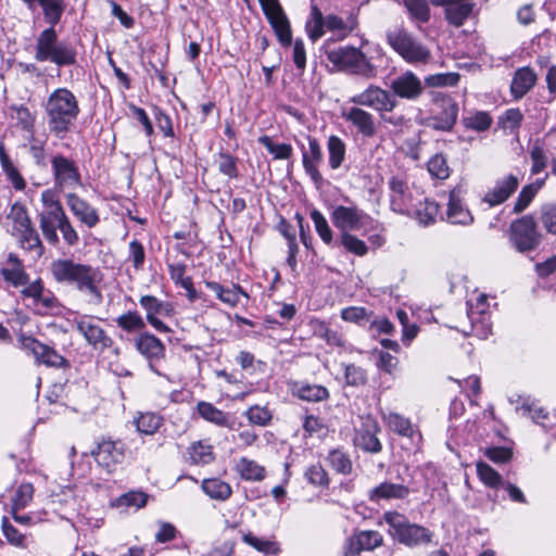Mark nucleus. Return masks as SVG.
Returning a JSON list of instances; mask_svg holds the SVG:
<instances>
[{
  "mask_svg": "<svg viewBox=\"0 0 556 556\" xmlns=\"http://www.w3.org/2000/svg\"><path fill=\"white\" fill-rule=\"evenodd\" d=\"M50 273L58 283L74 286L79 292L88 294L90 303L102 302L103 295L99 288L102 277L98 268L71 258H58L51 263Z\"/></svg>",
  "mask_w": 556,
  "mask_h": 556,
  "instance_id": "f257e3e1",
  "label": "nucleus"
},
{
  "mask_svg": "<svg viewBox=\"0 0 556 556\" xmlns=\"http://www.w3.org/2000/svg\"><path fill=\"white\" fill-rule=\"evenodd\" d=\"M48 127L56 138L63 139L77 119L80 109L76 96L67 88H58L45 105Z\"/></svg>",
  "mask_w": 556,
  "mask_h": 556,
  "instance_id": "f03ea898",
  "label": "nucleus"
},
{
  "mask_svg": "<svg viewBox=\"0 0 556 556\" xmlns=\"http://www.w3.org/2000/svg\"><path fill=\"white\" fill-rule=\"evenodd\" d=\"M34 58L37 62H50L61 68L77 63V50L73 43L60 40L55 28L47 27L36 38Z\"/></svg>",
  "mask_w": 556,
  "mask_h": 556,
  "instance_id": "7ed1b4c3",
  "label": "nucleus"
},
{
  "mask_svg": "<svg viewBox=\"0 0 556 556\" xmlns=\"http://www.w3.org/2000/svg\"><path fill=\"white\" fill-rule=\"evenodd\" d=\"M388 525V533L393 541L414 548L432 542L433 532L428 528L410 522L409 519L395 510L386 511L382 516Z\"/></svg>",
  "mask_w": 556,
  "mask_h": 556,
  "instance_id": "20e7f679",
  "label": "nucleus"
},
{
  "mask_svg": "<svg viewBox=\"0 0 556 556\" xmlns=\"http://www.w3.org/2000/svg\"><path fill=\"white\" fill-rule=\"evenodd\" d=\"M327 60L338 70L365 79L378 76V66L361 49L343 46L325 50Z\"/></svg>",
  "mask_w": 556,
  "mask_h": 556,
  "instance_id": "39448f33",
  "label": "nucleus"
},
{
  "mask_svg": "<svg viewBox=\"0 0 556 556\" xmlns=\"http://www.w3.org/2000/svg\"><path fill=\"white\" fill-rule=\"evenodd\" d=\"M386 41L408 64H427L432 58L430 49L403 25L388 29Z\"/></svg>",
  "mask_w": 556,
  "mask_h": 556,
  "instance_id": "423d86ee",
  "label": "nucleus"
},
{
  "mask_svg": "<svg viewBox=\"0 0 556 556\" xmlns=\"http://www.w3.org/2000/svg\"><path fill=\"white\" fill-rule=\"evenodd\" d=\"M508 242L513 249L521 254H528L535 251L542 243L543 235L539 230L533 215L527 214L509 225Z\"/></svg>",
  "mask_w": 556,
  "mask_h": 556,
  "instance_id": "0eeeda50",
  "label": "nucleus"
},
{
  "mask_svg": "<svg viewBox=\"0 0 556 556\" xmlns=\"http://www.w3.org/2000/svg\"><path fill=\"white\" fill-rule=\"evenodd\" d=\"M331 222L340 233L352 231L367 233L376 230L379 226L377 220L356 205L336 206L331 212Z\"/></svg>",
  "mask_w": 556,
  "mask_h": 556,
  "instance_id": "6e6552de",
  "label": "nucleus"
},
{
  "mask_svg": "<svg viewBox=\"0 0 556 556\" xmlns=\"http://www.w3.org/2000/svg\"><path fill=\"white\" fill-rule=\"evenodd\" d=\"M434 108L426 119V125L432 129L450 131L458 116V104L454 99L442 92H432Z\"/></svg>",
  "mask_w": 556,
  "mask_h": 556,
  "instance_id": "1a4fd4ad",
  "label": "nucleus"
},
{
  "mask_svg": "<svg viewBox=\"0 0 556 556\" xmlns=\"http://www.w3.org/2000/svg\"><path fill=\"white\" fill-rule=\"evenodd\" d=\"M50 163L54 186L58 189H75L83 186L79 167L73 159L56 153Z\"/></svg>",
  "mask_w": 556,
  "mask_h": 556,
  "instance_id": "9d476101",
  "label": "nucleus"
},
{
  "mask_svg": "<svg viewBox=\"0 0 556 556\" xmlns=\"http://www.w3.org/2000/svg\"><path fill=\"white\" fill-rule=\"evenodd\" d=\"M73 326L93 350L103 352L111 349L114 343L113 339L93 320L92 316H77L73 319Z\"/></svg>",
  "mask_w": 556,
  "mask_h": 556,
  "instance_id": "9b49d317",
  "label": "nucleus"
},
{
  "mask_svg": "<svg viewBox=\"0 0 556 556\" xmlns=\"http://www.w3.org/2000/svg\"><path fill=\"white\" fill-rule=\"evenodd\" d=\"M263 13L283 47L292 43L291 26L278 0H258Z\"/></svg>",
  "mask_w": 556,
  "mask_h": 556,
  "instance_id": "f8f14e48",
  "label": "nucleus"
},
{
  "mask_svg": "<svg viewBox=\"0 0 556 556\" xmlns=\"http://www.w3.org/2000/svg\"><path fill=\"white\" fill-rule=\"evenodd\" d=\"M350 101L356 105L371 108L378 113L393 111L397 104L391 92L376 85H369L364 91L353 96Z\"/></svg>",
  "mask_w": 556,
  "mask_h": 556,
  "instance_id": "ddd939ff",
  "label": "nucleus"
},
{
  "mask_svg": "<svg viewBox=\"0 0 556 556\" xmlns=\"http://www.w3.org/2000/svg\"><path fill=\"white\" fill-rule=\"evenodd\" d=\"M390 89L394 98L416 101L422 96L425 85L414 72L405 71L391 80Z\"/></svg>",
  "mask_w": 556,
  "mask_h": 556,
  "instance_id": "4468645a",
  "label": "nucleus"
},
{
  "mask_svg": "<svg viewBox=\"0 0 556 556\" xmlns=\"http://www.w3.org/2000/svg\"><path fill=\"white\" fill-rule=\"evenodd\" d=\"M383 544V536L376 530H356L344 544L345 556H357L362 552H370Z\"/></svg>",
  "mask_w": 556,
  "mask_h": 556,
  "instance_id": "2eb2a0df",
  "label": "nucleus"
},
{
  "mask_svg": "<svg viewBox=\"0 0 556 556\" xmlns=\"http://www.w3.org/2000/svg\"><path fill=\"white\" fill-rule=\"evenodd\" d=\"M124 454V443L111 439H102L98 442L97 447L91 451V455L97 464L108 471H111L115 465L123 462Z\"/></svg>",
  "mask_w": 556,
  "mask_h": 556,
  "instance_id": "dca6fc26",
  "label": "nucleus"
},
{
  "mask_svg": "<svg viewBox=\"0 0 556 556\" xmlns=\"http://www.w3.org/2000/svg\"><path fill=\"white\" fill-rule=\"evenodd\" d=\"M141 307L146 311L147 321L160 332H169L170 329L161 319L159 315L169 317L174 313V307L169 302L159 300L153 295H142L139 300Z\"/></svg>",
  "mask_w": 556,
  "mask_h": 556,
  "instance_id": "f3484780",
  "label": "nucleus"
},
{
  "mask_svg": "<svg viewBox=\"0 0 556 556\" xmlns=\"http://www.w3.org/2000/svg\"><path fill=\"white\" fill-rule=\"evenodd\" d=\"M465 188L463 185L454 187L448 194L446 220L455 225H470L473 223V216L466 207L463 200Z\"/></svg>",
  "mask_w": 556,
  "mask_h": 556,
  "instance_id": "a211bd4d",
  "label": "nucleus"
},
{
  "mask_svg": "<svg viewBox=\"0 0 556 556\" xmlns=\"http://www.w3.org/2000/svg\"><path fill=\"white\" fill-rule=\"evenodd\" d=\"M308 151L302 146V164L304 172L309 176L311 180L317 189L324 185V178L318 170V164L323 161V151L318 140L308 136Z\"/></svg>",
  "mask_w": 556,
  "mask_h": 556,
  "instance_id": "6ab92c4d",
  "label": "nucleus"
},
{
  "mask_svg": "<svg viewBox=\"0 0 556 556\" xmlns=\"http://www.w3.org/2000/svg\"><path fill=\"white\" fill-rule=\"evenodd\" d=\"M430 2L434 7L445 8V20L454 27H462L475 8L472 0H430Z\"/></svg>",
  "mask_w": 556,
  "mask_h": 556,
  "instance_id": "aec40b11",
  "label": "nucleus"
},
{
  "mask_svg": "<svg viewBox=\"0 0 556 556\" xmlns=\"http://www.w3.org/2000/svg\"><path fill=\"white\" fill-rule=\"evenodd\" d=\"M66 204L77 220L89 229L100 223L98 210L74 192L65 194Z\"/></svg>",
  "mask_w": 556,
  "mask_h": 556,
  "instance_id": "412c9836",
  "label": "nucleus"
},
{
  "mask_svg": "<svg viewBox=\"0 0 556 556\" xmlns=\"http://www.w3.org/2000/svg\"><path fill=\"white\" fill-rule=\"evenodd\" d=\"M379 431L378 424L372 419H367L356 429L353 439L354 445L366 453H380L382 444L377 437Z\"/></svg>",
  "mask_w": 556,
  "mask_h": 556,
  "instance_id": "4be33fe9",
  "label": "nucleus"
},
{
  "mask_svg": "<svg viewBox=\"0 0 556 556\" xmlns=\"http://www.w3.org/2000/svg\"><path fill=\"white\" fill-rule=\"evenodd\" d=\"M519 179L514 174L498 178L493 188H491L482 198V202L493 207L504 203L517 190Z\"/></svg>",
  "mask_w": 556,
  "mask_h": 556,
  "instance_id": "5701e85b",
  "label": "nucleus"
},
{
  "mask_svg": "<svg viewBox=\"0 0 556 556\" xmlns=\"http://www.w3.org/2000/svg\"><path fill=\"white\" fill-rule=\"evenodd\" d=\"M389 188L391 210L399 214L408 213L413 197L407 182L400 177L393 176L389 180Z\"/></svg>",
  "mask_w": 556,
  "mask_h": 556,
  "instance_id": "b1692460",
  "label": "nucleus"
},
{
  "mask_svg": "<svg viewBox=\"0 0 556 556\" xmlns=\"http://www.w3.org/2000/svg\"><path fill=\"white\" fill-rule=\"evenodd\" d=\"M409 494L408 485L384 481L368 491V500L372 503H380L381 501L404 500Z\"/></svg>",
  "mask_w": 556,
  "mask_h": 556,
  "instance_id": "393cba45",
  "label": "nucleus"
},
{
  "mask_svg": "<svg viewBox=\"0 0 556 556\" xmlns=\"http://www.w3.org/2000/svg\"><path fill=\"white\" fill-rule=\"evenodd\" d=\"M342 116L364 137L370 138L376 134L375 118L369 112L358 106H352L343 112Z\"/></svg>",
  "mask_w": 556,
  "mask_h": 556,
  "instance_id": "a878e982",
  "label": "nucleus"
},
{
  "mask_svg": "<svg viewBox=\"0 0 556 556\" xmlns=\"http://www.w3.org/2000/svg\"><path fill=\"white\" fill-rule=\"evenodd\" d=\"M8 266L0 268V275L13 287L26 286L29 280L28 274L25 271L23 262L15 253H9L7 258Z\"/></svg>",
  "mask_w": 556,
  "mask_h": 556,
  "instance_id": "bb28decb",
  "label": "nucleus"
},
{
  "mask_svg": "<svg viewBox=\"0 0 556 556\" xmlns=\"http://www.w3.org/2000/svg\"><path fill=\"white\" fill-rule=\"evenodd\" d=\"M536 74L529 66L518 68L511 79L510 93L515 100L522 99L536 84Z\"/></svg>",
  "mask_w": 556,
  "mask_h": 556,
  "instance_id": "cd10ccee",
  "label": "nucleus"
},
{
  "mask_svg": "<svg viewBox=\"0 0 556 556\" xmlns=\"http://www.w3.org/2000/svg\"><path fill=\"white\" fill-rule=\"evenodd\" d=\"M136 348L148 361H159L165 354V346L162 341L149 332L141 333L137 338Z\"/></svg>",
  "mask_w": 556,
  "mask_h": 556,
  "instance_id": "c85d7f7f",
  "label": "nucleus"
},
{
  "mask_svg": "<svg viewBox=\"0 0 556 556\" xmlns=\"http://www.w3.org/2000/svg\"><path fill=\"white\" fill-rule=\"evenodd\" d=\"M292 392L299 399L306 402H321L329 397V391L320 384L295 382L292 387Z\"/></svg>",
  "mask_w": 556,
  "mask_h": 556,
  "instance_id": "c756f323",
  "label": "nucleus"
},
{
  "mask_svg": "<svg viewBox=\"0 0 556 556\" xmlns=\"http://www.w3.org/2000/svg\"><path fill=\"white\" fill-rule=\"evenodd\" d=\"M188 455L192 465H207L215 459L213 445L202 440L191 443Z\"/></svg>",
  "mask_w": 556,
  "mask_h": 556,
  "instance_id": "7c9ffc66",
  "label": "nucleus"
},
{
  "mask_svg": "<svg viewBox=\"0 0 556 556\" xmlns=\"http://www.w3.org/2000/svg\"><path fill=\"white\" fill-rule=\"evenodd\" d=\"M235 470L245 481H262L265 478V468L247 457L236 463Z\"/></svg>",
  "mask_w": 556,
  "mask_h": 556,
  "instance_id": "2f4dec72",
  "label": "nucleus"
},
{
  "mask_svg": "<svg viewBox=\"0 0 556 556\" xmlns=\"http://www.w3.org/2000/svg\"><path fill=\"white\" fill-rule=\"evenodd\" d=\"M329 466L337 472L343 476L352 473L353 463L350 454L343 448H332L326 457Z\"/></svg>",
  "mask_w": 556,
  "mask_h": 556,
  "instance_id": "473e14b6",
  "label": "nucleus"
},
{
  "mask_svg": "<svg viewBox=\"0 0 556 556\" xmlns=\"http://www.w3.org/2000/svg\"><path fill=\"white\" fill-rule=\"evenodd\" d=\"M201 488L207 496L222 502L228 500L232 494L231 486L218 478L204 479Z\"/></svg>",
  "mask_w": 556,
  "mask_h": 556,
  "instance_id": "72a5a7b5",
  "label": "nucleus"
},
{
  "mask_svg": "<svg viewBox=\"0 0 556 556\" xmlns=\"http://www.w3.org/2000/svg\"><path fill=\"white\" fill-rule=\"evenodd\" d=\"M206 288L213 291L216 296L224 302L225 304L233 307L239 302V294H243L245 296L247 293L242 290L240 286H233L232 288H225L220 283L216 281H205Z\"/></svg>",
  "mask_w": 556,
  "mask_h": 556,
  "instance_id": "f704fd0d",
  "label": "nucleus"
},
{
  "mask_svg": "<svg viewBox=\"0 0 556 556\" xmlns=\"http://www.w3.org/2000/svg\"><path fill=\"white\" fill-rule=\"evenodd\" d=\"M0 163L3 173L8 180L13 185L14 189L18 191L24 190L26 188V182L18 169L12 163L10 156L4 151L2 143L0 144Z\"/></svg>",
  "mask_w": 556,
  "mask_h": 556,
  "instance_id": "c9c22d12",
  "label": "nucleus"
},
{
  "mask_svg": "<svg viewBox=\"0 0 556 556\" xmlns=\"http://www.w3.org/2000/svg\"><path fill=\"white\" fill-rule=\"evenodd\" d=\"M60 214H63V212H46L40 214V229L46 240L51 244L59 242L56 228L61 220Z\"/></svg>",
  "mask_w": 556,
  "mask_h": 556,
  "instance_id": "e433bc0d",
  "label": "nucleus"
},
{
  "mask_svg": "<svg viewBox=\"0 0 556 556\" xmlns=\"http://www.w3.org/2000/svg\"><path fill=\"white\" fill-rule=\"evenodd\" d=\"M40 7L42 9V14L46 23L49 24V27L55 28V26L60 23L66 9L65 1L40 0Z\"/></svg>",
  "mask_w": 556,
  "mask_h": 556,
  "instance_id": "4c0bfd02",
  "label": "nucleus"
},
{
  "mask_svg": "<svg viewBox=\"0 0 556 556\" xmlns=\"http://www.w3.org/2000/svg\"><path fill=\"white\" fill-rule=\"evenodd\" d=\"M328 162L331 169H338L345 160V143L338 136H330L327 141Z\"/></svg>",
  "mask_w": 556,
  "mask_h": 556,
  "instance_id": "58836bf2",
  "label": "nucleus"
},
{
  "mask_svg": "<svg viewBox=\"0 0 556 556\" xmlns=\"http://www.w3.org/2000/svg\"><path fill=\"white\" fill-rule=\"evenodd\" d=\"M409 18L417 24H426L431 18V11L427 0H403Z\"/></svg>",
  "mask_w": 556,
  "mask_h": 556,
  "instance_id": "ea45409f",
  "label": "nucleus"
},
{
  "mask_svg": "<svg viewBox=\"0 0 556 556\" xmlns=\"http://www.w3.org/2000/svg\"><path fill=\"white\" fill-rule=\"evenodd\" d=\"M197 409L199 415L206 421L212 422L218 427L230 428L227 414L215 407L212 403L199 402Z\"/></svg>",
  "mask_w": 556,
  "mask_h": 556,
  "instance_id": "a19ab883",
  "label": "nucleus"
},
{
  "mask_svg": "<svg viewBox=\"0 0 556 556\" xmlns=\"http://www.w3.org/2000/svg\"><path fill=\"white\" fill-rule=\"evenodd\" d=\"M20 231L21 236V245L23 249L33 251V250H42V244L39 238L38 232L35 228L31 227L30 219L28 216H24V218L20 222Z\"/></svg>",
  "mask_w": 556,
  "mask_h": 556,
  "instance_id": "79ce46f5",
  "label": "nucleus"
},
{
  "mask_svg": "<svg viewBox=\"0 0 556 556\" xmlns=\"http://www.w3.org/2000/svg\"><path fill=\"white\" fill-rule=\"evenodd\" d=\"M383 419L387 422L388 427L395 433L402 437L413 438L415 434L414 427L408 418L404 416L390 412L383 415Z\"/></svg>",
  "mask_w": 556,
  "mask_h": 556,
  "instance_id": "37998d69",
  "label": "nucleus"
},
{
  "mask_svg": "<svg viewBox=\"0 0 556 556\" xmlns=\"http://www.w3.org/2000/svg\"><path fill=\"white\" fill-rule=\"evenodd\" d=\"M242 540L244 543L265 555H277L280 552V546L277 541L258 538L251 532L243 534Z\"/></svg>",
  "mask_w": 556,
  "mask_h": 556,
  "instance_id": "c03bdc74",
  "label": "nucleus"
},
{
  "mask_svg": "<svg viewBox=\"0 0 556 556\" xmlns=\"http://www.w3.org/2000/svg\"><path fill=\"white\" fill-rule=\"evenodd\" d=\"M36 362L48 367L68 368L70 362L59 354L53 348L43 344L36 357Z\"/></svg>",
  "mask_w": 556,
  "mask_h": 556,
  "instance_id": "a18cd8bd",
  "label": "nucleus"
},
{
  "mask_svg": "<svg viewBox=\"0 0 556 556\" xmlns=\"http://www.w3.org/2000/svg\"><path fill=\"white\" fill-rule=\"evenodd\" d=\"M9 111L11 118L16 119V125L21 129L28 132L34 130L36 117L27 106L23 104H12L9 106Z\"/></svg>",
  "mask_w": 556,
  "mask_h": 556,
  "instance_id": "49530a36",
  "label": "nucleus"
},
{
  "mask_svg": "<svg viewBox=\"0 0 556 556\" xmlns=\"http://www.w3.org/2000/svg\"><path fill=\"white\" fill-rule=\"evenodd\" d=\"M325 17L317 5L311 8V17L306 22L305 29L312 41L318 40L325 34Z\"/></svg>",
  "mask_w": 556,
  "mask_h": 556,
  "instance_id": "de8ad7c7",
  "label": "nucleus"
},
{
  "mask_svg": "<svg viewBox=\"0 0 556 556\" xmlns=\"http://www.w3.org/2000/svg\"><path fill=\"white\" fill-rule=\"evenodd\" d=\"M311 218L314 223L316 232L324 241V243L330 247L337 245L338 241L333 240V232L325 216L318 210L314 208L311 212Z\"/></svg>",
  "mask_w": 556,
  "mask_h": 556,
  "instance_id": "09e8293b",
  "label": "nucleus"
},
{
  "mask_svg": "<svg viewBox=\"0 0 556 556\" xmlns=\"http://www.w3.org/2000/svg\"><path fill=\"white\" fill-rule=\"evenodd\" d=\"M340 245L356 256L362 257L368 253V247L366 242L352 235V232L340 233V239L336 247Z\"/></svg>",
  "mask_w": 556,
  "mask_h": 556,
  "instance_id": "8fccbe9b",
  "label": "nucleus"
},
{
  "mask_svg": "<svg viewBox=\"0 0 556 556\" xmlns=\"http://www.w3.org/2000/svg\"><path fill=\"white\" fill-rule=\"evenodd\" d=\"M476 467L479 479L489 488L498 489L504 485L502 476L489 464L478 462Z\"/></svg>",
  "mask_w": 556,
  "mask_h": 556,
  "instance_id": "3c124183",
  "label": "nucleus"
},
{
  "mask_svg": "<svg viewBox=\"0 0 556 556\" xmlns=\"http://www.w3.org/2000/svg\"><path fill=\"white\" fill-rule=\"evenodd\" d=\"M304 477L307 483L316 488H328L330 483L328 472L319 463L306 467Z\"/></svg>",
  "mask_w": 556,
  "mask_h": 556,
  "instance_id": "603ef678",
  "label": "nucleus"
},
{
  "mask_svg": "<svg viewBox=\"0 0 556 556\" xmlns=\"http://www.w3.org/2000/svg\"><path fill=\"white\" fill-rule=\"evenodd\" d=\"M258 142L274 155L276 160H288L293 153V149L289 143H275L269 136H261Z\"/></svg>",
  "mask_w": 556,
  "mask_h": 556,
  "instance_id": "864d4df0",
  "label": "nucleus"
},
{
  "mask_svg": "<svg viewBox=\"0 0 556 556\" xmlns=\"http://www.w3.org/2000/svg\"><path fill=\"white\" fill-rule=\"evenodd\" d=\"M325 26L330 31H343L342 37H345L356 28L357 20L350 16L348 21H343V18L334 14H329L325 17Z\"/></svg>",
  "mask_w": 556,
  "mask_h": 556,
  "instance_id": "5fc2aeb1",
  "label": "nucleus"
},
{
  "mask_svg": "<svg viewBox=\"0 0 556 556\" xmlns=\"http://www.w3.org/2000/svg\"><path fill=\"white\" fill-rule=\"evenodd\" d=\"M115 321L117 327L127 332L140 331L146 327L143 318L136 311H129L118 316Z\"/></svg>",
  "mask_w": 556,
  "mask_h": 556,
  "instance_id": "6e6d98bb",
  "label": "nucleus"
},
{
  "mask_svg": "<svg viewBox=\"0 0 556 556\" xmlns=\"http://www.w3.org/2000/svg\"><path fill=\"white\" fill-rule=\"evenodd\" d=\"M162 417L154 413L141 414L136 420L137 430L143 434H154L162 426Z\"/></svg>",
  "mask_w": 556,
  "mask_h": 556,
  "instance_id": "4d7b16f0",
  "label": "nucleus"
},
{
  "mask_svg": "<svg viewBox=\"0 0 556 556\" xmlns=\"http://www.w3.org/2000/svg\"><path fill=\"white\" fill-rule=\"evenodd\" d=\"M539 220L547 235L556 236V202L540 207Z\"/></svg>",
  "mask_w": 556,
  "mask_h": 556,
  "instance_id": "13d9d810",
  "label": "nucleus"
},
{
  "mask_svg": "<svg viewBox=\"0 0 556 556\" xmlns=\"http://www.w3.org/2000/svg\"><path fill=\"white\" fill-rule=\"evenodd\" d=\"M460 75L455 72L437 73L425 78V85L432 88L454 87L458 84Z\"/></svg>",
  "mask_w": 556,
  "mask_h": 556,
  "instance_id": "bf43d9fd",
  "label": "nucleus"
},
{
  "mask_svg": "<svg viewBox=\"0 0 556 556\" xmlns=\"http://www.w3.org/2000/svg\"><path fill=\"white\" fill-rule=\"evenodd\" d=\"M439 211V204L435 201L426 199L417 208L416 217L419 224L429 226L435 222Z\"/></svg>",
  "mask_w": 556,
  "mask_h": 556,
  "instance_id": "052dcab7",
  "label": "nucleus"
},
{
  "mask_svg": "<svg viewBox=\"0 0 556 556\" xmlns=\"http://www.w3.org/2000/svg\"><path fill=\"white\" fill-rule=\"evenodd\" d=\"M463 125L476 131H484L491 127L492 117L488 112L478 111L469 116L463 117Z\"/></svg>",
  "mask_w": 556,
  "mask_h": 556,
  "instance_id": "680f3d73",
  "label": "nucleus"
},
{
  "mask_svg": "<svg viewBox=\"0 0 556 556\" xmlns=\"http://www.w3.org/2000/svg\"><path fill=\"white\" fill-rule=\"evenodd\" d=\"M540 190V185H526L518 194L515 201L513 212L519 214L523 212Z\"/></svg>",
  "mask_w": 556,
  "mask_h": 556,
  "instance_id": "e2e57ef3",
  "label": "nucleus"
},
{
  "mask_svg": "<svg viewBox=\"0 0 556 556\" xmlns=\"http://www.w3.org/2000/svg\"><path fill=\"white\" fill-rule=\"evenodd\" d=\"M429 174L438 179H446L450 176V167L443 154L433 155L427 163Z\"/></svg>",
  "mask_w": 556,
  "mask_h": 556,
  "instance_id": "0e129e2a",
  "label": "nucleus"
},
{
  "mask_svg": "<svg viewBox=\"0 0 556 556\" xmlns=\"http://www.w3.org/2000/svg\"><path fill=\"white\" fill-rule=\"evenodd\" d=\"M127 261L132 263L136 270L143 269L146 251L143 244L139 240L134 239L129 242Z\"/></svg>",
  "mask_w": 556,
  "mask_h": 556,
  "instance_id": "69168bd1",
  "label": "nucleus"
},
{
  "mask_svg": "<svg viewBox=\"0 0 556 556\" xmlns=\"http://www.w3.org/2000/svg\"><path fill=\"white\" fill-rule=\"evenodd\" d=\"M245 417L253 425L265 427L269 425L273 415L270 410L266 407H261L258 405L251 406L244 413Z\"/></svg>",
  "mask_w": 556,
  "mask_h": 556,
  "instance_id": "338daca9",
  "label": "nucleus"
},
{
  "mask_svg": "<svg viewBox=\"0 0 556 556\" xmlns=\"http://www.w3.org/2000/svg\"><path fill=\"white\" fill-rule=\"evenodd\" d=\"M217 163L218 170L223 175L228 176L229 178H237L239 176L237 159L228 152H219Z\"/></svg>",
  "mask_w": 556,
  "mask_h": 556,
  "instance_id": "774afa93",
  "label": "nucleus"
}]
</instances>
